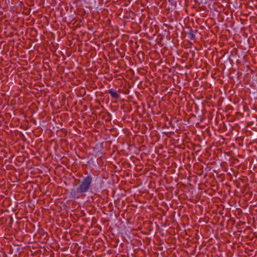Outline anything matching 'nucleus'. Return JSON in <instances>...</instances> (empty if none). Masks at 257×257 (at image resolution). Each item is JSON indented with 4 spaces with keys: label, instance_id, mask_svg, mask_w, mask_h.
<instances>
[{
    "label": "nucleus",
    "instance_id": "2",
    "mask_svg": "<svg viewBox=\"0 0 257 257\" xmlns=\"http://www.w3.org/2000/svg\"><path fill=\"white\" fill-rule=\"evenodd\" d=\"M109 93L113 98L115 99H117L119 97V95L117 93V91L113 89H110L109 91Z\"/></svg>",
    "mask_w": 257,
    "mask_h": 257
},
{
    "label": "nucleus",
    "instance_id": "4",
    "mask_svg": "<svg viewBox=\"0 0 257 257\" xmlns=\"http://www.w3.org/2000/svg\"><path fill=\"white\" fill-rule=\"evenodd\" d=\"M188 38L191 40H193L195 39V35L194 34L193 31L192 30H190L189 32L188 33Z\"/></svg>",
    "mask_w": 257,
    "mask_h": 257
},
{
    "label": "nucleus",
    "instance_id": "3",
    "mask_svg": "<svg viewBox=\"0 0 257 257\" xmlns=\"http://www.w3.org/2000/svg\"><path fill=\"white\" fill-rule=\"evenodd\" d=\"M70 194L74 199H77L80 198L79 195L81 194L80 193L77 192V189L76 191L72 190Z\"/></svg>",
    "mask_w": 257,
    "mask_h": 257
},
{
    "label": "nucleus",
    "instance_id": "1",
    "mask_svg": "<svg viewBox=\"0 0 257 257\" xmlns=\"http://www.w3.org/2000/svg\"><path fill=\"white\" fill-rule=\"evenodd\" d=\"M92 182V178L91 176L89 175L83 178L79 186L77 188V192L83 194V196L85 195L84 193L87 192L90 187Z\"/></svg>",
    "mask_w": 257,
    "mask_h": 257
}]
</instances>
